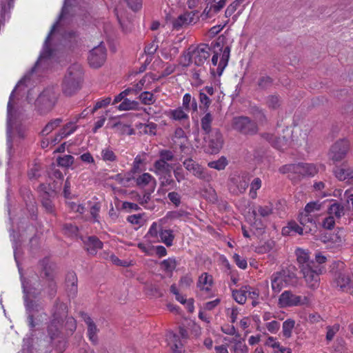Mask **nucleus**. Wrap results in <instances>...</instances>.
Returning a JSON list of instances; mask_svg holds the SVG:
<instances>
[{"mask_svg": "<svg viewBox=\"0 0 353 353\" xmlns=\"http://www.w3.org/2000/svg\"><path fill=\"white\" fill-rule=\"evenodd\" d=\"M68 1L65 0L59 20L52 25L50 32L45 40L43 50L39 59L31 70L23 76V94H26V99L28 103L34 102L36 108L41 113L51 110L55 105L59 95L58 87L55 85H50L46 87L35 99L37 94L35 88L40 83L42 74L48 69L50 63L52 51L49 48L48 43L51 34L54 32L59 21L65 17L68 13Z\"/></svg>", "mask_w": 353, "mask_h": 353, "instance_id": "1", "label": "nucleus"}, {"mask_svg": "<svg viewBox=\"0 0 353 353\" xmlns=\"http://www.w3.org/2000/svg\"><path fill=\"white\" fill-rule=\"evenodd\" d=\"M295 254L300 272L307 286L313 290L317 288L322 272L321 264L326 262L327 258L321 253H316L314 261L310 259L308 250L302 248H297Z\"/></svg>", "mask_w": 353, "mask_h": 353, "instance_id": "2", "label": "nucleus"}, {"mask_svg": "<svg viewBox=\"0 0 353 353\" xmlns=\"http://www.w3.org/2000/svg\"><path fill=\"white\" fill-rule=\"evenodd\" d=\"M270 279L272 290L276 294L285 287L296 286L298 283L296 269L293 265L273 273Z\"/></svg>", "mask_w": 353, "mask_h": 353, "instance_id": "3", "label": "nucleus"}, {"mask_svg": "<svg viewBox=\"0 0 353 353\" xmlns=\"http://www.w3.org/2000/svg\"><path fill=\"white\" fill-rule=\"evenodd\" d=\"M83 70L81 65L74 63L70 65L63 77L61 89L66 96L74 94L81 88Z\"/></svg>", "mask_w": 353, "mask_h": 353, "instance_id": "4", "label": "nucleus"}, {"mask_svg": "<svg viewBox=\"0 0 353 353\" xmlns=\"http://www.w3.org/2000/svg\"><path fill=\"white\" fill-rule=\"evenodd\" d=\"M23 294L26 307L28 313L29 325L31 328H33L36 325L34 322L35 313L39 312L41 309L40 305L37 303V296L39 294V291L32 286L29 281L23 280Z\"/></svg>", "mask_w": 353, "mask_h": 353, "instance_id": "5", "label": "nucleus"}, {"mask_svg": "<svg viewBox=\"0 0 353 353\" xmlns=\"http://www.w3.org/2000/svg\"><path fill=\"white\" fill-rule=\"evenodd\" d=\"M210 56V48L208 44H200L197 48L192 52H188L185 54L188 58V62L183 63L184 67L190 65L192 62L195 65L200 66L204 63L208 58Z\"/></svg>", "mask_w": 353, "mask_h": 353, "instance_id": "6", "label": "nucleus"}, {"mask_svg": "<svg viewBox=\"0 0 353 353\" xmlns=\"http://www.w3.org/2000/svg\"><path fill=\"white\" fill-rule=\"evenodd\" d=\"M159 159L154 161L153 168L151 169L154 174H161L163 172H169L172 169V165L168 162L174 159V152L170 150H161L159 152Z\"/></svg>", "mask_w": 353, "mask_h": 353, "instance_id": "7", "label": "nucleus"}, {"mask_svg": "<svg viewBox=\"0 0 353 353\" xmlns=\"http://www.w3.org/2000/svg\"><path fill=\"white\" fill-rule=\"evenodd\" d=\"M233 128L243 134L252 135L258 132V126L255 121L248 117H236L232 120Z\"/></svg>", "mask_w": 353, "mask_h": 353, "instance_id": "8", "label": "nucleus"}, {"mask_svg": "<svg viewBox=\"0 0 353 353\" xmlns=\"http://www.w3.org/2000/svg\"><path fill=\"white\" fill-rule=\"evenodd\" d=\"M204 137L206 152L216 154L222 148L223 144V136L219 129H214Z\"/></svg>", "mask_w": 353, "mask_h": 353, "instance_id": "9", "label": "nucleus"}, {"mask_svg": "<svg viewBox=\"0 0 353 353\" xmlns=\"http://www.w3.org/2000/svg\"><path fill=\"white\" fill-rule=\"evenodd\" d=\"M67 306L63 303H56L53 309V320L48 327V333L52 339L58 335L59 328L57 323H60L63 318L67 315Z\"/></svg>", "mask_w": 353, "mask_h": 353, "instance_id": "10", "label": "nucleus"}, {"mask_svg": "<svg viewBox=\"0 0 353 353\" xmlns=\"http://www.w3.org/2000/svg\"><path fill=\"white\" fill-rule=\"evenodd\" d=\"M22 83V79H19L18 81V83L17 85L15 86L14 89L12 90V92L10 94L9 101L8 103V129H7V145L9 150L12 148V141H11V128L12 125V123L15 119V113L16 110L14 108V104H15V92L17 89H18L21 84Z\"/></svg>", "mask_w": 353, "mask_h": 353, "instance_id": "11", "label": "nucleus"}, {"mask_svg": "<svg viewBox=\"0 0 353 353\" xmlns=\"http://www.w3.org/2000/svg\"><path fill=\"white\" fill-rule=\"evenodd\" d=\"M350 148V143L346 139H340L336 141L330 149L329 159L334 163L341 161L345 158Z\"/></svg>", "mask_w": 353, "mask_h": 353, "instance_id": "12", "label": "nucleus"}, {"mask_svg": "<svg viewBox=\"0 0 353 353\" xmlns=\"http://www.w3.org/2000/svg\"><path fill=\"white\" fill-rule=\"evenodd\" d=\"M334 284L342 291L352 293L353 292V268L350 272L345 270L336 273Z\"/></svg>", "mask_w": 353, "mask_h": 353, "instance_id": "13", "label": "nucleus"}, {"mask_svg": "<svg viewBox=\"0 0 353 353\" xmlns=\"http://www.w3.org/2000/svg\"><path fill=\"white\" fill-rule=\"evenodd\" d=\"M106 57V48L103 42H101L99 46L90 51L88 60L92 68H98L105 63Z\"/></svg>", "mask_w": 353, "mask_h": 353, "instance_id": "14", "label": "nucleus"}, {"mask_svg": "<svg viewBox=\"0 0 353 353\" xmlns=\"http://www.w3.org/2000/svg\"><path fill=\"white\" fill-rule=\"evenodd\" d=\"M183 164L185 169L191 172L196 177L208 181L211 179V175L208 170L194 162L192 159H185Z\"/></svg>", "mask_w": 353, "mask_h": 353, "instance_id": "15", "label": "nucleus"}, {"mask_svg": "<svg viewBox=\"0 0 353 353\" xmlns=\"http://www.w3.org/2000/svg\"><path fill=\"white\" fill-rule=\"evenodd\" d=\"M307 299H303L300 296H296L291 291H284L279 296V304L282 307H290L303 305L305 303Z\"/></svg>", "mask_w": 353, "mask_h": 353, "instance_id": "16", "label": "nucleus"}, {"mask_svg": "<svg viewBox=\"0 0 353 353\" xmlns=\"http://www.w3.org/2000/svg\"><path fill=\"white\" fill-rule=\"evenodd\" d=\"M196 14H197L196 12L191 11L179 15L172 21L173 28L179 30L184 26L195 23L198 19V17H195Z\"/></svg>", "mask_w": 353, "mask_h": 353, "instance_id": "17", "label": "nucleus"}, {"mask_svg": "<svg viewBox=\"0 0 353 353\" xmlns=\"http://www.w3.org/2000/svg\"><path fill=\"white\" fill-rule=\"evenodd\" d=\"M228 0H205L207 6L201 16L207 18L212 17L218 13L226 4Z\"/></svg>", "mask_w": 353, "mask_h": 353, "instance_id": "18", "label": "nucleus"}, {"mask_svg": "<svg viewBox=\"0 0 353 353\" xmlns=\"http://www.w3.org/2000/svg\"><path fill=\"white\" fill-rule=\"evenodd\" d=\"M82 317L87 325V334L90 341L93 344H97L98 342L97 334L99 332V328L89 315L85 313H83Z\"/></svg>", "mask_w": 353, "mask_h": 353, "instance_id": "19", "label": "nucleus"}, {"mask_svg": "<svg viewBox=\"0 0 353 353\" xmlns=\"http://www.w3.org/2000/svg\"><path fill=\"white\" fill-rule=\"evenodd\" d=\"M264 139L268 141L274 148L283 150L288 146V139L285 137H277L275 135L270 133H265L263 134Z\"/></svg>", "mask_w": 353, "mask_h": 353, "instance_id": "20", "label": "nucleus"}, {"mask_svg": "<svg viewBox=\"0 0 353 353\" xmlns=\"http://www.w3.org/2000/svg\"><path fill=\"white\" fill-rule=\"evenodd\" d=\"M299 220L300 224L305 228V234L310 233L316 230V222L311 214L302 211L299 214Z\"/></svg>", "mask_w": 353, "mask_h": 353, "instance_id": "21", "label": "nucleus"}, {"mask_svg": "<svg viewBox=\"0 0 353 353\" xmlns=\"http://www.w3.org/2000/svg\"><path fill=\"white\" fill-rule=\"evenodd\" d=\"M318 172L314 164L299 163L296 164L295 174L299 177L313 176Z\"/></svg>", "mask_w": 353, "mask_h": 353, "instance_id": "22", "label": "nucleus"}, {"mask_svg": "<svg viewBox=\"0 0 353 353\" xmlns=\"http://www.w3.org/2000/svg\"><path fill=\"white\" fill-rule=\"evenodd\" d=\"M333 173L339 181H345L347 179H352L353 177V167H347L345 163L336 165L333 168Z\"/></svg>", "mask_w": 353, "mask_h": 353, "instance_id": "23", "label": "nucleus"}, {"mask_svg": "<svg viewBox=\"0 0 353 353\" xmlns=\"http://www.w3.org/2000/svg\"><path fill=\"white\" fill-rule=\"evenodd\" d=\"M66 291L69 297H74L77 294V277L74 272H70L65 277Z\"/></svg>", "mask_w": 353, "mask_h": 353, "instance_id": "24", "label": "nucleus"}, {"mask_svg": "<svg viewBox=\"0 0 353 353\" xmlns=\"http://www.w3.org/2000/svg\"><path fill=\"white\" fill-rule=\"evenodd\" d=\"M166 340L173 352L182 353L183 352V343L179 334L171 331L168 332L166 335Z\"/></svg>", "mask_w": 353, "mask_h": 353, "instance_id": "25", "label": "nucleus"}, {"mask_svg": "<svg viewBox=\"0 0 353 353\" xmlns=\"http://www.w3.org/2000/svg\"><path fill=\"white\" fill-rule=\"evenodd\" d=\"M41 273L48 280H52L54 276L55 264L46 257L39 261Z\"/></svg>", "mask_w": 353, "mask_h": 353, "instance_id": "26", "label": "nucleus"}, {"mask_svg": "<svg viewBox=\"0 0 353 353\" xmlns=\"http://www.w3.org/2000/svg\"><path fill=\"white\" fill-rule=\"evenodd\" d=\"M85 248L91 255H95L103 248V243L95 236H90L84 241Z\"/></svg>", "mask_w": 353, "mask_h": 353, "instance_id": "27", "label": "nucleus"}, {"mask_svg": "<svg viewBox=\"0 0 353 353\" xmlns=\"http://www.w3.org/2000/svg\"><path fill=\"white\" fill-rule=\"evenodd\" d=\"M213 283L212 276L206 272L201 274L199 277L197 288L204 292H209Z\"/></svg>", "mask_w": 353, "mask_h": 353, "instance_id": "28", "label": "nucleus"}, {"mask_svg": "<svg viewBox=\"0 0 353 353\" xmlns=\"http://www.w3.org/2000/svg\"><path fill=\"white\" fill-rule=\"evenodd\" d=\"M186 112L184 108L179 107L174 110H170L167 116L173 120L181 121L188 119V114Z\"/></svg>", "mask_w": 353, "mask_h": 353, "instance_id": "29", "label": "nucleus"}, {"mask_svg": "<svg viewBox=\"0 0 353 353\" xmlns=\"http://www.w3.org/2000/svg\"><path fill=\"white\" fill-rule=\"evenodd\" d=\"M136 182L137 185L141 187H144L149 183H152V189L151 192L154 191L157 184L156 179L150 174L147 172L139 176L136 179Z\"/></svg>", "mask_w": 353, "mask_h": 353, "instance_id": "30", "label": "nucleus"}, {"mask_svg": "<svg viewBox=\"0 0 353 353\" xmlns=\"http://www.w3.org/2000/svg\"><path fill=\"white\" fill-rule=\"evenodd\" d=\"M230 54V47L226 46L223 50L222 56L219 63L216 73L219 76H221L223 70L227 66Z\"/></svg>", "mask_w": 353, "mask_h": 353, "instance_id": "31", "label": "nucleus"}, {"mask_svg": "<svg viewBox=\"0 0 353 353\" xmlns=\"http://www.w3.org/2000/svg\"><path fill=\"white\" fill-rule=\"evenodd\" d=\"M101 158L103 161L108 163L117 162L118 160L117 156L113 149L110 146L105 147L101 150Z\"/></svg>", "mask_w": 353, "mask_h": 353, "instance_id": "32", "label": "nucleus"}, {"mask_svg": "<svg viewBox=\"0 0 353 353\" xmlns=\"http://www.w3.org/2000/svg\"><path fill=\"white\" fill-rule=\"evenodd\" d=\"M63 122L62 119L57 118L50 120L43 128L41 132V135L43 137L48 135L51 133L54 130L60 126L61 123Z\"/></svg>", "mask_w": 353, "mask_h": 353, "instance_id": "33", "label": "nucleus"}, {"mask_svg": "<svg viewBox=\"0 0 353 353\" xmlns=\"http://www.w3.org/2000/svg\"><path fill=\"white\" fill-rule=\"evenodd\" d=\"M171 170H169V172H163L161 174H155L159 176V180L160 181V186L163 188L168 185H172V188L175 185L174 181L172 179L171 176Z\"/></svg>", "mask_w": 353, "mask_h": 353, "instance_id": "34", "label": "nucleus"}, {"mask_svg": "<svg viewBox=\"0 0 353 353\" xmlns=\"http://www.w3.org/2000/svg\"><path fill=\"white\" fill-rule=\"evenodd\" d=\"M249 286H244L240 290H232V296L234 299L239 304H244L247 299L248 289Z\"/></svg>", "mask_w": 353, "mask_h": 353, "instance_id": "35", "label": "nucleus"}, {"mask_svg": "<svg viewBox=\"0 0 353 353\" xmlns=\"http://www.w3.org/2000/svg\"><path fill=\"white\" fill-rule=\"evenodd\" d=\"M26 198L27 199L26 200V203L27 210L30 213L31 218L34 219L36 216V213L37 211L35 199L29 191L27 192Z\"/></svg>", "mask_w": 353, "mask_h": 353, "instance_id": "36", "label": "nucleus"}, {"mask_svg": "<svg viewBox=\"0 0 353 353\" xmlns=\"http://www.w3.org/2000/svg\"><path fill=\"white\" fill-rule=\"evenodd\" d=\"M54 195L45 194L41 197V204L45 210L50 214H53L55 211V207L52 201Z\"/></svg>", "mask_w": 353, "mask_h": 353, "instance_id": "37", "label": "nucleus"}, {"mask_svg": "<svg viewBox=\"0 0 353 353\" xmlns=\"http://www.w3.org/2000/svg\"><path fill=\"white\" fill-rule=\"evenodd\" d=\"M329 215L340 219L345 214L344 207L339 203H334L330 205L327 210Z\"/></svg>", "mask_w": 353, "mask_h": 353, "instance_id": "38", "label": "nucleus"}, {"mask_svg": "<svg viewBox=\"0 0 353 353\" xmlns=\"http://www.w3.org/2000/svg\"><path fill=\"white\" fill-rule=\"evenodd\" d=\"M118 110L121 111L125 110H139V103L136 101H131L128 99L124 100L118 105Z\"/></svg>", "mask_w": 353, "mask_h": 353, "instance_id": "39", "label": "nucleus"}, {"mask_svg": "<svg viewBox=\"0 0 353 353\" xmlns=\"http://www.w3.org/2000/svg\"><path fill=\"white\" fill-rule=\"evenodd\" d=\"M110 179L115 180L123 187H128L130 186V182L133 179V177L130 174L125 173L124 174H115L114 176H110Z\"/></svg>", "mask_w": 353, "mask_h": 353, "instance_id": "40", "label": "nucleus"}, {"mask_svg": "<svg viewBox=\"0 0 353 353\" xmlns=\"http://www.w3.org/2000/svg\"><path fill=\"white\" fill-rule=\"evenodd\" d=\"M63 39L70 48H74L79 42V36L75 32L69 31L64 34Z\"/></svg>", "mask_w": 353, "mask_h": 353, "instance_id": "41", "label": "nucleus"}, {"mask_svg": "<svg viewBox=\"0 0 353 353\" xmlns=\"http://www.w3.org/2000/svg\"><path fill=\"white\" fill-rule=\"evenodd\" d=\"M213 121V117L210 112H207L201 119V129L205 134L212 132L211 125Z\"/></svg>", "mask_w": 353, "mask_h": 353, "instance_id": "42", "label": "nucleus"}, {"mask_svg": "<svg viewBox=\"0 0 353 353\" xmlns=\"http://www.w3.org/2000/svg\"><path fill=\"white\" fill-rule=\"evenodd\" d=\"M159 236L161 241L167 246L170 247L172 245L174 236L171 230H161L159 232Z\"/></svg>", "mask_w": 353, "mask_h": 353, "instance_id": "43", "label": "nucleus"}, {"mask_svg": "<svg viewBox=\"0 0 353 353\" xmlns=\"http://www.w3.org/2000/svg\"><path fill=\"white\" fill-rule=\"evenodd\" d=\"M161 267L165 272H172L176 267V261L174 258L165 259L161 263Z\"/></svg>", "mask_w": 353, "mask_h": 353, "instance_id": "44", "label": "nucleus"}, {"mask_svg": "<svg viewBox=\"0 0 353 353\" xmlns=\"http://www.w3.org/2000/svg\"><path fill=\"white\" fill-rule=\"evenodd\" d=\"M208 165L211 168H214L217 170H222L228 165V161L225 157H221L216 161L209 162Z\"/></svg>", "mask_w": 353, "mask_h": 353, "instance_id": "45", "label": "nucleus"}, {"mask_svg": "<svg viewBox=\"0 0 353 353\" xmlns=\"http://www.w3.org/2000/svg\"><path fill=\"white\" fill-rule=\"evenodd\" d=\"M77 121H70L66 123L62 128L60 129L61 131V134L63 136H69L74 133L77 129V125H76Z\"/></svg>", "mask_w": 353, "mask_h": 353, "instance_id": "46", "label": "nucleus"}, {"mask_svg": "<svg viewBox=\"0 0 353 353\" xmlns=\"http://www.w3.org/2000/svg\"><path fill=\"white\" fill-rule=\"evenodd\" d=\"M294 324V321L291 319H288L283 323V334L285 337L289 338L291 336Z\"/></svg>", "mask_w": 353, "mask_h": 353, "instance_id": "47", "label": "nucleus"}, {"mask_svg": "<svg viewBox=\"0 0 353 353\" xmlns=\"http://www.w3.org/2000/svg\"><path fill=\"white\" fill-rule=\"evenodd\" d=\"M261 180L259 178H255L251 182L250 196L252 199H256L257 196L256 190L260 189L261 187Z\"/></svg>", "mask_w": 353, "mask_h": 353, "instance_id": "48", "label": "nucleus"}, {"mask_svg": "<svg viewBox=\"0 0 353 353\" xmlns=\"http://www.w3.org/2000/svg\"><path fill=\"white\" fill-rule=\"evenodd\" d=\"M139 98L142 102V103L145 105H151L155 102L154 95L150 92H143L142 93L140 94Z\"/></svg>", "mask_w": 353, "mask_h": 353, "instance_id": "49", "label": "nucleus"}, {"mask_svg": "<svg viewBox=\"0 0 353 353\" xmlns=\"http://www.w3.org/2000/svg\"><path fill=\"white\" fill-rule=\"evenodd\" d=\"M57 161L59 165L68 168L73 164L74 157L72 155H64L63 157H59Z\"/></svg>", "mask_w": 353, "mask_h": 353, "instance_id": "50", "label": "nucleus"}, {"mask_svg": "<svg viewBox=\"0 0 353 353\" xmlns=\"http://www.w3.org/2000/svg\"><path fill=\"white\" fill-rule=\"evenodd\" d=\"M245 0H235L231 4H230L225 11V17L228 18L232 15V14L239 8L241 4L244 2Z\"/></svg>", "mask_w": 353, "mask_h": 353, "instance_id": "51", "label": "nucleus"}, {"mask_svg": "<svg viewBox=\"0 0 353 353\" xmlns=\"http://www.w3.org/2000/svg\"><path fill=\"white\" fill-rule=\"evenodd\" d=\"M321 207L322 203L319 201H312L306 204L303 211L311 214L312 212L319 211Z\"/></svg>", "mask_w": 353, "mask_h": 353, "instance_id": "52", "label": "nucleus"}, {"mask_svg": "<svg viewBox=\"0 0 353 353\" xmlns=\"http://www.w3.org/2000/svg\"><path fill=\"white\" fill-rule=\"evenodd\" d=\"M267 105L271 109H276L281 104V100L277 95H270L267 98Z\"/></svg>", "mask_w": 353, "mask_h": 353, "instance_id": "53", "label": "nucleus"}, {"mask_svg": "<svg viewBox=\"0 0 353 353\" xmlns=\"http://www.w3.org/2000/svg\"><path fill=\"white\" fill-rule=\"evenodd\" d=\"M63 232L68 236H76L78 234V228L72 223H65L63 227Z\"/></svg>", "mask_w": 353, "mask_h": 353, "instance_id": "54", "label": "nucleus"}, {"mask_svg": "<svg viewBox=\"0 0 353 353\" xmlns=\"http://www.w3.org/2000/svg\"><path fill=\"white\" fill-rule=\"evenodd\" d=\"M143 131L145 134H150V135H155L156 134V130L157 128V125L152 122H149L146 124L140 123V128H142Z\"/></svg>", "mask_w": 353, "mask_h": 353, "instance_id": "55", "label": "nucleus"}, {"mask_svg": "<svg viewBox=\"0 0 353 353\" xmlns=\"http://www.w3.org/2000/svg\"><path fill=\"white\" fill-rule=\"evenodd\" d=\"M40 170L41 166L37 164L34 163L28 171V178L32 179H36L38 177L40 176Z\"/></svg>", "mask_w": 353, "mask_h": 353, "instance_id": "56", "label": "nucleus"}, {"mask_svg": "<svg viewBox=\"0 0 353 353\" xmlns=\"http://www.w3.org/2000/svg\"><path fill=\"white\" fill-rule=\"evenodd\" d=\"M272 84V79L268 76H263L259 78L258 85L261 89H267Z\"/></svg>", "mask_w": 353, "mask_h": 353, "instance_id": "57", "label": "nucleus"}, {"mask_svg": "<svg viewBox=\"0 0 353 353\" xmlns=\"http://www.w3.org/2000/svg\"><path fill=\"white\" fill-rule=\"evenodd\" d=\"M253 114L254 120L259 124H264L267 122L266 116L265 115L263 110L256 109Z\"/></svg>", "mask_w": 353, "mask_h": 353, "instance_id": "58", "label": "nucleus"}, {"mask_svg": "<svg viewBox=\"0 0 353 353\" xmlns=\"http://www.w3.org/2000/svg\"><path fill=\"white\" fill-rule=\"evenodd\" d=\"M199 101L203 105V110L204 111H206L208 109L212 102V101L208 97V94H206V93H204V92L201 91L199 92Z\"/></svg>", "mask_w": 353, "mask_h": 353, "instance_id": "59", "label": "nucleus"}, {"mask_svg": "<svg viewBox=\"0 0 353 353\" xmlns=\"http://www.w3.org/2000/svg\"><path fill=\"white\" fill-rule=\"evenodd\" d=\"M327 334H326V340L328 341H332L334 339V336L336 334V332L339 330V325H334L333 326H328L327 327Z\"/></svg>", "mask_w": 353, "mask_h": 353, "instance_id": "60", "label": "nucleus"}, {"mask_svg": "<svg viewBox=\"0 0 353 353\" xmlns=\"http://www.w3.org/2000/svg\"><path fill=\"white\" fill-rule=\"evenodd\" d=\"M168 198L173 204H174L176 207L179 206L181 204V196L176 192H169L168 194Z\"/></svg>", "mask_w": 353, "mask_h": 353, "instance_id": "61", "label": "nucleus"}, {"mask_svg": "<svg viewBox=\"0 0 353 353\" xmlns=\"http://www.w3.org/2000/svg\"><path fill=\"white\" fill-rule=\"evenodd\" d=\"M38 189L40 192L41 198L43 197V196H44L45 194L55 195V192L51 189V188L48 185L41 183L39 185Z\"/></svg>", "mask_w": 353, "mask_h": 353, "instance_id": "62", "label": "nucleus"}, {"mask_svg": "<svg viewBox=\"0 0 353 353\" xmlns=\"http://www.w3.org/2000/svg\"><path fill=\"white\" fill-rule=\"evenodd\" d=\"M192 278L190 275L186 274L181 278L179 285L181 288H188L192 285Z\"/></svg>", "mask_w": 353, "mask_h": 353, "instance_id": "63", "label": "nucleus"}, {"mask_svg": "<svg viewBox=\"0 0 353 353\" xmlns=\"http://www.w3.org/2000/svg\"><path fill=\"white\" fill-rule=\"evenodd\" d=\"M335 225L334 218L332 216L329 215L327 217L324 219L322 223V225L325 229L332 230Z\"/></svg>", "mask_w": 353, "mask_h": 353, "instance_id": "64", "label": "nucleus"}]
</instances>
